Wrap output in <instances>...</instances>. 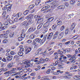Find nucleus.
I'll return each instance as SVG.
<instances>
[{"instance_id": "obj_1", "label": "nucleus", "mask_w": 80, "mask_h": 80, "mask_svg": "<svg viewBox=\"0 0 80 80\" xmlns=\"http://www.w3.org/2000/svg\"><path fill=\"white\" fill-rule=\"evenodd\" d=\"M22 24L23 26H24V27H27L30 25V22H28L27 21H25L23 22Z\"/></svg>"}, {"instance_id": "obj_2", "label": "nucleus", "mask_w": 80, "mask_h": 80, "mask_svg": "<svg viewBox=\"0 0 80 80\" xmlns=\"http://www.w3.org/2000/svg\"><path fill=\"white\" fill-rule=\"evenodd\" d=\"M50 25V22L48 21H47V22L43 25V28H47Z\"/></svg>"}, {"instance_id": "obj_3", "label": "nucleus", "mask_w": 80, "mask_h": 80, "mask_svg": "<svg viewBox=\"0 0 80 80\" xmlns=\"http://www.w3.org/2000/svg\"><path fill=\"white\" fill-rule=\"evenodd\" d=\"M36 30V28H33V27H31L28 29V33H29V32H34Z\"/></svg>"}, {"instance_id": "obj_4", "label": "nucleus", "mask_w": 80, "mask_h": 80, "mask_svg": "<svg viewBox=\"0 0 80 80\" xmlns=\"http://www.w3.org/2000/svg\"><path fill=\"white\" fill-rule=\"evenodd\" d=\"M53 32L50 33L48 36V37L47 38V39H51L52 38V37H53Z\"/></svg>"}, {"instance_id": "obj_5", "label": "nucleus", "mask_w": 80, "mask_h": 80, "mask_svg": "<svg viewBox=\"0 0 80 80\" xmlns=\"http://www.w3.org/2000/svg\"><path fill=\"white\" fill-rule=\"evenodd\" d=\"M43 20V18H41L40 16H39V17H38L37 23H41V22H42Z\"/></svg>"}, {"instance_id": "obj_6", "label": "nucleus", "mask_w": 80, "mask_h": 80, "mask_svg": "<svg viewBox=\"0 0 80 80\" xmlns=\"http://www.w3.org/2000/svg\"><path fill=\"white\" fill-rule=\"evenodd\" d=\"M64 35V32H61L58 35V38L59 39H61L62 38H63Z\"/></svg>"}, {"instance_id": "obj_7", "label": "nucleus", "mask_w": 80, "mask_h": 80, "mask_svg": "<svg viewBox=\"0 0 80 80\" xmlns=\"http://www.w3.org/2000/svg\"><path fill=\"white\" fill-rule=\"evenodd\" d=\"M31 63V61H28V60H26L25 61L21 64V65H22L23 64H30Z\"/></svg>"}, {"instance_id": "obj_8", "label": "nucleus", "mask_w": 80, "mask_h": 80, "mask_svg": "<svg viewBox=\"0 0 80 80\" xmlns=\"http://www.w3.org/2000/svg\"><path fill=\"white\" fill-rule=\"evenodd\" d=\"M58 31H57L55 32V34H54L53 39H55L57 38V37H58Z\"/></svg>"}, {"instance_id": "obj_9", "label": "nucleus", "mask_w": 80, "mask_h": 80, "mask_svg": "<svg viewBox=\"0 0 80 80\" xmlns=\"http://www.w3.org/2000/svg\"><path fill=\"white\" fill-rule=\"evenodd\" d=\"M34 7H35V5H31L29 6V8H28V9L29 10H31L33 9V8H34Z\"/></svg>"}, {"instance_id": "obj_10", "label": "nucleus", "mask_w": 80, "mask_h": 80, "mask_svg": "<svg viewBox=\"0 0 80 80\" xmlns=\"http://www.w3.org/2000/svg\"><path fill=\"white\" fill-rule=\"evenodd\" d=\"M25 50L26 51V53L27 54V53H29L31 51V50H32V48H28L27 49H25Z\"/></svg>"}, {"instance_id": "obj_11", "label": "nucleus", "mask_w": 80, "mask_h": 80, "mask_svg": "<svg viewBox=\"0 0 80 80\" xmlns=\"http://www.w3.org/2000/svg\"><path fill=\"white\" fill-rule=\"evenodd\" d=\"M50 7L49 5H48L47 6H45V7H43L41 10V11H44L45 10H47L48 8H49Z\"/></svg>"}, {"instance_id": "obj_12", "label": "nucleus", "mask_w": 80, "mask_h": 80, "mask_svg": "<svg viewBox=\"0 0 80 80\" xmlns=\"http://www.w3.org/2000/svg\"><path fill=\"white\" fill-rule=\"evenodd\" d=\"M56 6V3L55 2H53L50 4V7L51 8H53V7H55Z\"/></svg>"}, {"instance_id": "obj_13", "label": "nucleus", "mask_w": 80, "mask_h": 80, "mask_svg": "<svg viewBox=\"0 0 80 80\" xmlns=\"http://www.w3.org/2000/svg\"><path fill=\"white\" fill-rule=\"evenodd\" d=\"M7 58L8 61H11L13 58V56H9L7 57Z\"/></svg>"}, {"instance_id": "obj_14", "label": "nucleus", "mask_w": 80, "mask_h": 80, "mask_svg": "<svg viewBox=\"0 0 80 80\" xmlns=\"http://www.w3.org/2000/svg\"><path fill=\"white\" fill-rule=\"evenodd\" d=\"M13 65V63L12 62L11 63L8 64L7 65V67L8 68H11V67H12Z\"/></svg>"}, {"instance_id": "obj_15", "label": "nucleus", "mask_w": 80, "mask_h": 80, "mask_svg": "<svg viewBox=\"0 0 80 80\" xmlns=\"http://www.w3.org/2000/svg\"><path fill=\"white\" fill-rule=\"evenodd\" d=\"M77 35H75L73 37V38H74L73 39L74 40H80V36H77Z\"/></svg>"}, {"instance_id": "obj_16", "label": "nucleus", "mask_w": 80, "mask_h": 80, "mask_svg": "<svg viewBox=\"0 0 80 80\" xmlns=\"http://www.w3.org/2000/svg\"><path fill=\"white\" fill-rule=\"evenodd\" d=\"M30 12V10L28 9L26 10L24 12L23 14L24 15H27L28 14V13Z\"/></svg>"}, {"instance_id": "obj_17", "label": "nucleus", "mask_w": 80, "mask_h": 80, "mask_svg": "<svg viewBox=\"0 0 80 80\" xmlns=\"http://www.w3.org/2000/svg\"><path fill=\"white\" fill-rule=\"evenodd\" d=\"M47 39V35L44 36L43 37V38L42 39V43H43L45 42L46 41V40Z\"/></svg>"}, {"instance_id": "obj_18", "label": "nucleus", "mask_w": 80, "mask_h": 80, "mask_svg": "<svg viewBox=\"0 0 80 80\" xmlns=\"http://www.w3.org/2000/svg\"><path fill=\"white\" fill-rule=\"evenodd\" d=\"M39 63H42V62L44 63V62H45V59H43L42 58H41L40 59H39Z\"/></svg>"}, {"instance_id": "obj_19", "label": "nucleus", "mask_w": 80, "mask_h": 80, "mask_svg": "<svg viewBox=\"0 0 80 80\" xmlns=\"http://www.w3.org/2000/svg\"><path fill=\"white\" fill-rule=\"evenodd\" d=\"M79 77H80V76L77 75V76H74L73 77V78H74V79H75V80H80V78Z\"/></svg>"}, {"instance_id": "obj_20", "label": "nucleus", "mask_w": 80, "mask_h": 80, "mask_svg": "<svg viewBox=\"0 0 80 80\" xmlns=\"http://www.w3.org/2000/svg\"><path fill=\"white\" fill-rule=\"evenodd\" d=\"M35 62H37L38 63V64H39V58H35V60L34 61Z\"/></svg>"}, {"instance_id": "obj_21", "label": "nucleus", "mask_w": 80, "mask_h": 80, "mask_svg": "<svg viewBox=\"0 0 80 80\" xmlns=\"http://www.w3.org/2000/svg\"><path fill=\"white\" fill-rule=\"evenodd\" d=\"M25 33L24 32H22L21 34V37L23 39L25 37Z\"/></svg>"}, {"instance_id": "obj_22", "label": "nucleus", "mask_w": 80, "mask_h": 80, "mask_svg": "<svg viewBox=\"0 0 80 80\" xmlns=\"http://www.w3.org/2000/svg\"><path fill=\"white\" fill-rule=\"evenodd\" d=\"M41 1L40 0H37L35 2V4L36 5H38L40 3Z\"/></svg>"}, {"instance_id": "obj_23", "label": "nucleus", "mask_w": 80, "mask_h": 80, "mask_svg": "<svg viewBox=\"0 0 80 80\" xmlns=\"http://www.w3.org/2000/svg\"><path fill=\"white\" fill-rule=\"evenodd\" d=\"M30 39H34L35 38V35L33 34H31L29 37Z\"/></svg>"}, {"instance_id": "obj_24", "label": "nucleus", "mask_w": 80, "mask_h": 80, "mask_svg": "<svg viewBox=\"0 0 80 80\" xmlns=\"http://www.w3.org/2000/svg\"><path fill=\"white\" fill-rule=\"evenodd\" d=\"M57 53H58V54H59L60 55H63V52L60 51V50H58L57 51Z\"/></svg>"}, {"instance_id": "obj_25", "label": "nucleus", "mask_w": 80, "mask_h": 80, "mask_svg": "<svg viewBox=\"0 0 80 80\" xmlns=\"http://www.w3.org/2000/svg\"><path fill=\"white\" fill-rule=\"evenodd\" d=\"M21 15H22V13L19 12L17 14H16V18H18L19 17H20Z\"/></svg>"}, {"instance_id": "obj_26", "label": "nucleus", "mask_w": 80, "mask_h": 80, "mask_svg": "<svg viewBox=\"0 0 80 80\" xmlns=\"http://www.w3.org/2000/svg\"><path fill=\"white\" fill-rule=\"evenodd\" d=\"M35 40L36 42H38V43H40V42H42V39L39 38H36Z\"/></svg>"}, {"instance_id": "obj_27", "label": "nucleus", "mask_w": 80, "mask_h": 80, "mask_svg": "<svg viewBox=\"0 0 80 80\" xmlns=\"http://www.w3.org/2000/svg\"><path fill=\"white\" fill-rule=\"evenodd\" d=\"M65 26L63 25L61 26L60 29V30L61 32H62L63 30H65Z\"/></svg>"}, {"instance_id": "obj_28", "label": "nucleus", "mask_w": 80, "mask_h": 80, "mask_svg": "<svg viewBox=\"0 0 80 80\" xmlns=\"http://www.w3.org/2000/svg\"><path fill=\"white\" fill-rule=\"evenodd\" d=\"M42 25H43V24L41 23H40L39 25L37 27V29H40L41 28H42Z\"/></svg>"}, {"instance_id": "obj_29", "label": "nucleus", "mask_w": 80, "mask_h": 80, "mask_svg": "<svg viewBox=\"0 0 80 80\" xmlns=\"http://www.w3.org/2000/svg\"><path fill=\"white\" fill-rule=\"evenodd\" d=\"M63 62H65V63H66V64H69L70 63V62L67 61V60L66 59H63Z\"/></svg>"}, {"instance_id": "obj_30", "label": "nucleus", "mask_w": 80, "mask_h": 80, "mask_svg": "<svg viewBox=\"0 0 80 80\" xmlns=\"http://www.w3.org/2000/svg\"><path fill=\"white\" fill-rule=\"evenodd\" d=\"M75 23H73L71 25V30H73V29H74V28H75Z\"/></svg>"}, {"instance_id": "obj_31", "label": "nucleus", "mask_w": 80, "mask_h": 80, "mask_svg": "<svg viewBox=\"0 0 80 80\" xmlns=\"http://www.w3.org/2000/svg\"><path fill=\"white\" fill-rule=\"evenodd\" d=\"M22 46L21 45L19 46V48H20V50L21 52H22L24 51V48H22Z\"/></svg>"}, {"instance_id": "obj_32", "label": "nucleus", "mask_w": 80, "mask_h": 80, "mask_svg": "<svg viewBox=\"0 0 80 80\" xmlns=\"http://www.w3.org/2000/svg\"><path fill=\"white\" fill-rule=\"evenodd\" d=\"M53 20V17H51V18H49L48 20H47V21H48L49 22H52Z\"/></svg>"}, {"instance_id": "obj_33", "label": "nucleus", "mask_w": 80, "mask_h": 80, "mask_svg": "<svg viewBox=\"0 0 80 80\" xmlns=\"http://www.w3.org/2000/svg\"><path fill=\"white\" fill-rule=\"evenodd\" d=\"M64 7V5H62L59 6L58 7V8H59V9H63Z\"/></svg>"}, {"instance_id": "obj_34", "label": "nucleus", "mask_w": 80, "mask_h": 80, "mask_svg": "<svg viewBox=\"0 0 80 80\" xmlns=\"http://www.w3.org/2000/svg\"><path fill=\"white\" fill-rule=\"evenodd\" d=\"M18 55H19V56H20V57H22V56H23V52H18Z\"/></svg>"}, {"instance_id": "obj_35", "label": "nucleus", "mask_w": 80, "mask_h": 80, "mask_svg": "<svg viewBox=\"0 0 80 80\" xmlns=\"http://www.w3.org/2000/svg\"><path fill=\"white\" fill-rule=\"evenodd\" d=\"M75 0H72L70 2V3L72 5H73L75 4Z\"/></svg>"}, {"instance_id": "obj_36", "label": "nucleus", "mask_w": 80, "mask_h": 80, "mask_svg": "<svg viewBox=\"0 0 80 80\" xmlns=\"http://www.w3.org/2000/svg\"><path fill=\"white\" fill-rule=\"evenodd\" d=\"M6 13L7 12L5 11H3L2 14V15H4L3 16V18L5 17V15H6Z\"/></svg>"}, {"instance_id": "obj_37", "label": "nucleus", "mask_w": 80, "mask_h": 80, "mask_svg": "<svg viewBox=\"0 0 80 80\" xmlns=\"http://www.w3.org/2000/svg\"><path fill=\"white\" fill-rule=\"evenodd\" d=\"M24 20L25 19L24 18V17H21L19 19V21H21V22H23V21H24Z\"/></svg>"}, {"instance_id": "obj_38", "label": "nucleus", "mask_w": 80, "mask_h": 80, "mask_svg": "<svg viewBox=\"0 0 80 80\" xmlns=\"http://www.w3.org/2000/svg\"><path fill=\"white\" fill-rule=\"evenodd\" d=\"M66 52L68 53H69L70 52V48H66Z\"/></svg>"}, {"instance_id": "obj_39", "label": "nucleus", "mask_w": 80, "mask_h": 80, "mask_svg": "<svg viewBox=\"0 0 80 80\" xmlns=\"http://www.w3.org/2000/svg\"><path fill=\"white\" fill-rule=\"evenodd\" d=\"M69 31V29H68L65 30V35H67V34L68 33Z\"/></svg>"}, {"instance_id": "obj_40", "label": "nucleus", "mask_w": 80, "mask_h": 80, "mask_svg": "<svg viewBox=\"0 0 80 80\" xmlns=\"http://www.w3.org/2000/svg\"><path fill=\"white\" fill-rule=\"evenodd\" d=\"M8 35H6V34H3V37L5 39L8 38Z\"/></svg>"}, {"instance_id": "obj_41", "label": "nucleus", "mask_w": 80, "mask_h": 80, "mask_svg": "<svg viewBox=\"0 0 80 80\" xmlns=\"http://www.w3.org/2000/svg\"><path fill=\"white\" fill-rule=\"evenodd\" d=\"M57 25L56 24L53 25L52 26V29H53V30H55L57 28Z\"/></svg>"}, {"instance_id": "obj_42", "label": "nucleus", "mask_w": 80, "mask_h": 80, "mask_svg": "<svg viewBox=\"0 0 80 80\" xmlns=\"http://www.w3.org/2000/svg\"><path fill=\"white\" fill-rule=\"evenodd\" d=\"M10 30H7L6 31V32L5 33V34H6L7 35H8L9 34V33H10Z\"/></svg>"}, {"instance_id": "obj_43", "label": "nucleus", "mask_w": 80, "mask_h": 80, "mask_svg": "<svg viewBox=\"0 0 80 80\" xmlns=\"http://www.w3.org/2000/svg\"><path fill=\"white\" fill-rule=\"evenodd\" d=\"M54 52V51H52L50 52H49V53L48 54V56H50L51 55H52L53 54V53Z\"/></svg>"}, {"instance_id": "obj_44", "label": "nucleus", "mask_w": 80, "mask_h": 80, "mask_svg": "<svg viewBox=\"0 0 80 80\" xmlns=\"http://www.w3.org/2000/svg\"><path fill=\"white\" fill-rule=\"evenodd\" d=\"M13 35H14V33L11 32L9 34V37H11V38H12V37H13Z\"/></svg>"}, {"instance_id": "obj_45", "label": "nucleus", "mask_w": 80, "mask_h": 80, "mask_svg": "<svg viewBox=\"0 0 80 80\" xmlns=\"http://www.w3.org/2000/svg\"><path fill=\"white\" fill-rule=\"evenodd\" d=\"M60 57L61 58H59V59L62 60V58L63 59V57H64L63 54H62L61 55H60Z\"/></svg>"}, {"instance_id": "obj_46", "label": "nucleus", "mask_w": 80, "mask_h": 80, "mask_svg": "<svg viewBox=\"0 0 80 80\" xmlns=\"http://www.w3.org/2000/svg\"><path fill=\"white\" fill-rule=\"evenodd\" d=\"M8 5L5 6L4 7V8H2V10H6L8 8Z\"/></svg>"}, {"instance_id": "obj_47", "label": "nucleus", "mask_w": 80, "mask_h": 80, "mask_svg": "<svg viewBox=\"0 0 80 80\" xmlns=\"http://www.w3.org/2000/svg\"><path fill=\"white\" fill-rule=\"evenodd\" d=\"M8 41L7 39H4L3 40L2 42L4 44H6V43H7Z\"/></svg>"}, {"instance_id": "obj_48", "label": "nucleus", "mask_w": 80, "mask_h": 80, "mask_svg": "<svg viewBox=\"0 0 80 80\" xmlns=\"http://www.w3.org/2000/svg\"><path fill=\"white\" fill-rule=\"evenodd\" d=\"M29 18L30 19H32V18H33V15L32 14H29Z\"/></svg>"}, {"instance_id": "obj_49", "label": "nucleus", "mask_w": 80, "mask_h": 80, "mask_svg": "<svg viewBox=\"0 0 80 80\" xmlns=\"http://www.w3.org/2000/svg\"><path fill=\"white\" fill-rule=\"evenodd\" d=\"M3 23L4 25H8V23L6 21L4 22Z\"/></svg>"}, {"instance_id": "obj_50", "label": "nucleus", "mask_w": 80, "mask_h": 80, "mask_svg": "<svg viewBox=\"0 0 80 80\" xmlns=\"http://www.w3.org/2000/svg\"><path fill=\"white\" fill-rule=\"evenodd\" d=\"M23 40V39L21 38V37H19L18 38V40H19V41H22Z\"/></svg>"}, {"instance_id": "obj_51", "label": "nucleus", "mask_w": 80, "mask_h": 80, "mask_svg": "<svg viewBox=\"0 0 80 80\" xmlns=\"http://www.w3.org/2000/svg\"><path fill=\"white\" fill-rule=\"evenodd\" d=\"M9 22V23H10V24H11V25H12L13 24V23H14V22H13V21L11 20H10Z\"/></svg>"}, {"instance_id": "obj_52", "label": "nucleus", "mask_w": 80, "mask_h": 80, "mask_svg": "<svg viewBox=\"0 0 80 80\" xmlns=\"http://www.w3.org/2000/svg\"><path fill=\"white\" fill-rule=\"evenodd\" d=\"M14 75H20V72H14Z\"/></svg>"}, {"instance_id": "obj_53", "label": "nucleus", "mask_w": 80, "mask_h": 80, "mask_svg": "<svg viewBox=\"0 0 80 80\" xmlns=\"http://www.w3.org/2000/svg\"><path fill=\"white\" fill-rule=\"evenodd\" d=\"M62 22L61 21H60L58 22V25H61V24H62Z\"/></svg>"}, {"instance_id": "obj_54", "label": "nucleus", "mask_w": 80, "mask_h": 80, "mask_svg": "<svg viewBox=\"0 0 80 80\" xmlns=\"http://www.w3.org/2000/svg\"><path fill=\"white\" fill-rule=\"evenodd\" d=\"M16 68V70H19L20 71L21 70H23V69H22L20 68Z\"/></svg>"}, {"instance_id": "obj_55", "label": "nucleus", "mask_w": 80, "mask_h": 80, "mask_svg": "<svg viewBox=\"0 0 80 80\" xmlns=\"http://www.w3.org/2000/svg\"><path fill=\"white\" fill-rule=\"evenodd\" d=\"M10 73H11L10 72V71H7L4 73V74L7 75V74H10Z\"/></svg>"}, {"instance_id": "obj_56", "label": "nucleus", "mask_w": 80, "mask_h": 80, "mask_svg": "<svg viewBox=\"0 0 80 80\" xmlns=\"http://www.w3.org/2000/svg\"><path fill=\"white\" fill-rule=\"evenodd\" d=\"M3 69L4 68H2L0 69V73H2V74L3 73Z\"/></svg>"}, {"instance_id": "obj_57", "label": "nucleus", "mask_w": 80, "mask_h": 80, "mask_svg": "<svg viewBox=\"0 0 80 80\" xmlns=\"http://www.w3.org/2000/svg\"><path fill=\"white\" fill-rule=\"evenodd\" d=\"M70 61V62L71 63H74L75 62V60H73L72 59H71Z\"/></svg>"}, {"instance_id": "obj_58", "label": "nucleus", "mask_w": 80, "mask_h": 80, "mask_svg": "<svg viewBox=\"0 0 80 80\" xmlns=\"http://www.w3.org/2000/svg\"><path fill=\"white\" fill-rule=\"evenodd\" d=\"M32 41L30 39L28 40L27 41V43H32Z\"/></svg>"}, {"instance_id": "obj_59", "label": "nucleus", "mask_w": 80, "mask_h": 80, "mask_svg": "<svg viewBox=\"0 0 80 80\" xmlns=\"http://www.w3.org/2000/svg\"><path fill=\"white\" fill-rule=\"evenodd\" d=\"M2 62H7V59L5 58H3L2 60Z\"/></svg>"}, {"instance_id": "obj_60", "label": "nucleus", "mask_w": 80, "mask_h": 80, "mask_svg": "<svg viewBox=\"0 0 80 80\" xmlns=\"http://www.w3.org/2000/svg\"><path fill=\"white\" fill-rule=\"evenodd\" d=\"M10 54L11 55H13L15 54V52H14V51H11L10 52Z\"/></svg>"}, {"instance_id": "obj_61", "label": "nucleus", "mask_w": 80, "mask_h": 80, "mask_svg": "<svg viewBox=\"0 0 80 80\" xmlns=\"http://www.w3.org/2000/svg\"><path fill=\"white\" fill-rule=\"evenodd\" d=\"M27 74H24L21 77V78L23 79L26 76H27Z\"/></svg>"}, {"instance_id": "obj_62", "label": "nucleus", "mask_w": 80, "mask_h": 80, "mask_svg": "<svg viewBox=\"0 0 80 80\" xmlns=\"http://www.w3.org/2000/svg\"><path fill=\"white\" fill-rule=\"evenodd\" d=\"M2 23L0 22V31H2Z\"/></svg>"}, {"instance_id": "obj_63", "label": "nucleus", "mask_w": 80, "mask_h": 80, "mask_svg": "<svg viewBox=\"0 0 80 80\" xmlns=\"http://www.w3.org/2000/svg\"><path fill=\"white\" fill-rule=\"evenodd\" d=\"M19 57V56L18 55H15L14 57V58H18Z\"/></svg>"}, {"instance_id": "obj_64", "label": "nucleus", "mask_w": 80, "mask_h": 80, "mask_svg": "<svg viewBox=\"0 0 80 80\" xmlns=\"http://www.w3.org/2000/svg\"><path fill=\"white\" fill-rule=\"evenodd\" d=\"M3 48H1L0 49V52H2L3 53Z\"/></svg>"}]
</instances>
